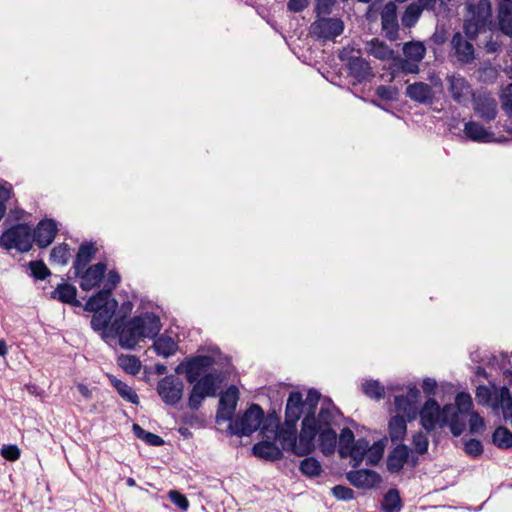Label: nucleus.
Returning a JSON list of instances; mask_svg holds the SVG:
<instances>
[{
  "instance_id": "1",
  "label": "nucleus",
  "mask_w": 512,
  "mask_h": 512,
  "mask_svg": "<svg viewBox=\"0 0 512 512\" xmlns=\"http://www.w3.org/2000/svg\"><path fill=\"white\" fill-rule=\"evenodd\" d=\"M120 279L115 270L104 274L103 289L86 301L84 309L93 313L91 327L100 332L104 340L117 337L122 348L132 350L144 338L155 337L162 324L159 316L152 312H144L126 320L133 310V303L127 300L118 306L111 295Z\"/></svg>"
},
{
  "instance_id": "2",
  "label": "nucleus",
  "mask_w": 512,
  "mask_h": 512,
  "mask_svg": "<svg viewBox=\"0 0 512 512\" xmlns=\"http://www.w3.org/2000/svg\"><path fill=\"white\" fill-rule=\"evenodd\" d=\"M342 414L331 401H323L319 410V418L307 415L302 419L301 430L297 435V425H284L279 428L277 421L276 436L283 450L298 456L311 454L317 439L320 451L332 455L336 450V427L340 425Z\"/></svg>"
},
{
  "instance_id": "3",
  "label": "nucleus",
  "mask_w": 512,
  "mask_h": 512,
  "mask_svg": "<svg viewBox=\"0 0 512 512\" xmlns=\"http://www.w3.org/2000/svg\"><path fill=\"white\" fill-rule=\"evenodd\" d=\"M221 358L218 348H211L207 354L186 358L175 369L184 373L188 383L193 384L188 398L191 410H198L207 397H214L223 381V372L217 367Z\"/></svg>"
},
{
  "instance_id": "4",
  "label": "nucleus",
  "mask_w": 512,
  "mask_h": 512,
  "mask_svg": "<svg viewBox=\"0 0 512 512\" xmlns=\"http://www.w3.org/2000/svg\"><path fill=\"white\" fill-rule=\"evenodd\" d=\"M422 427L430 432L435 428L448 426L454 436H460L465 428L466 421L456 415L453 404H446L442 408L434 398H428L418 412Z\"/></svg>"
},
{
  "instance_id": "5",
  "label": "nucleus",
  "mask_w": 512,
  "mask_h": 512,
  "mask_svg": "<svg viewBox=\"0 0 512 512\" xmlns=\"http://www.w3.org/2000/svg\"><path fill=\"white\" fill-rule=\"evenodd\" d=\"M228 427L230 432L237 436H249L260 429L263 438H273L276 436L277 417H265L263 409L257 404H252L242 415L231 421Z\"/></svg>"
},
{
  "instance_id": "6",
  "label": "nucleus",
  "mask_w": 512,
  "mask_h": 512,
  "mask_svg": "<svg viewBox=\"0 0 512 512\" xmlns=\"http://www.w3.org/2000/svg\"><path fill=\"white\" fill-rule=\"evenodd\" d=\"M319 400L320 393L317 390L310 389L305 398L301 392L292 391L286 402L285 424L292 426L297 425L299 419L307 415L319 418V412H315Z\"/></svg>"
},
{
  "instance_id": "7",
  "label": "nucleus",
  "mask_w": 512,
  "mask_h": 512,
  "mask_svg": "<svg viewBox=\"0 0 512 512\" xmlns=\"http://www.w3.org/2000/svg\"><path fill=\"white\" fill-rule=\"evenodd\" d=\"M388 393H395L393 396L394 410L397 415L406 417L408 421L417 418L420 400V390L414 384L406 386L399 383H389L387 385Z\"/></svg>"
},
{
  "instance_id": "8",
  "label": "nucleus",
  "mask_w": 512,
  "mask_h": 512,
  "mask_svg": "<svg viewBox=\"0 0 512 512\" xmlns=\"http://www.w3.org/2000/svg\"><path fill=\"white\" fill-rule=\"evenodd\" d=\"M470 16L465 20L463 28L470 39H475L480 32L492 23V9L490 0H479L475 4L468 5Z\"/></svg>"
},
{
  "instance_id": "9",
  "label": "nucleus",
  "mask_w": 512,
  "mask_h": 512,
  "mask_svg": "<svg viewBox=\"0 0 512 512\" xmlns=\"http://www.w3.org/2000/svg\"><path fill=\"white\" fill-rule=\"evenodd\" d=\"M32 230L26 224H16L6 229L0 237V246L5 250L28 252L32 248Z\"/></svg>"
},
{
  "instance_id": "10",
  "label": "nucleus",
  "mask_w": 512,
  "mask_h": 512,
  "mask_svg": "<svg viewBox=\"0 0 512 512\" xmlns=\"http://www.w3.org/2000/svg\"><path fill=\"white\" fill-rule=\"evenodd\" d=\"M184 383L175 375L162 378L157 384V392L166 405L174 406L180 402L183 396Z\"/></svg>"
},
{
  "instance_id": "11",
  "label": "nucleus",
  "mask_w": 512,
  "mask_h": 512,
  "mask_svg": "<svg viewBox=\"0 0 512 512\" xmlns=\"http://www.w3.org/2000/svg\"><path fill=\"white\" fill-rule=\"evenodd\" d=\"M446 89L451 98L458 104L464 105L473 96V89L467 79L459 73H450L445 77Z\"/></svg>"
},
{
  "instance_id": "12",
  "label": "nucleus",
  "mask_w": 512,
  "mask_h": 512,
  "mask_svg": "<svg viewBox=\"0 0 512 512\" xmlns=\"http://www.w3.org/2000/svg\"><path fill=\"white\" fill-rule=\"evenodd\" d=\"M471 40L460 32H456L451 39L453 56L460 65H468L475 60V49Z\"/></svg>"
},
{
  "instance_id": "13",
  "label": "nucleus",
  "mask_w": 512,
  "mask_h": 512,
  "mask_svg": "<svg viewBox=\"0 0 512 512\" xmlns=\"http://www.w3.org/2000/svg\"><path fill=\"white\" fill-rule=\"evenodd\" d=\"M79 279V285L82 290L90 291L96 288L104 279L106 265L102 262L96 263L84 269L74 270Z\"/></svg>"
},
{
  "instance_id": "14",
  "label": "nucleus",
  "mask_w": 512,
  "mask_h": 512,
  "mask_svg": "<svg viewBox=\"0 0 512 512\" xmlns=\"http://www.w3.org/2000/svg\"><path fill=\"white\" fill-rule=\"evenodd\" d=\"M344 23L338 18H319L311 25V33L320 39L332 40L341 35Z\"/></svg>"
},
{
  "instance_id": "15",
  "label": "nucleus",
  "mask_w": 512,
  "mask_h": 512,
  "mask_svg": "<svg viewBox=\"0 0 512 512\" xmlns=\"http://www.w3.org/2000/svg\"><path fill=\"white\" fill-rule=\"evenodd\" d=\"M347 54V50H343L340 54V58L343 61H347V67L351 77L360 83L373 77L372 68L368 61L361 56H348Z\"/></svg>"
},
{
  "instance_id": "16",
  "label": "nucleus",
  "mask_w": 512,
  "mask_h": 512,
  "mask_svg": "<svg viewBox=\"0 0 512 512\" xmlns=\"http://www.w3.org/2000/svg\"><path fill=\"white\" fill-rule=\"evenodd\" d=\"M239 399V391L235 386H230L224 393L221 394L219 399V406L216 414V421H233V415L236 410L237 402Z\"/></svg>"
},
{
  "instance_id": "17",
  "label": "nucleus",
  "mask_w": 512,
  "mask_h": 512,
  "mask_svg": "<svg viewBox=\"0 0 512 512\" xmlns=\"http://www.w3.org/2000/svg\"><path fill=\"white\" fill-rule=\"evenodd\" d=\"M57 231L58 225L55 220L43 219L32 232L33 241H35L40 248H45L53 242Z\"/></svg>"
},
{
  "instance_id": "18",
  "label": "nucleus",
  "mask_w": 512,
  "mask_h": 512,
  "mask_svg": "<svg viewBox=\"0 0 512 512\" xmlns=\"http://www.w3.org/2000/svg\"><path fill=\"white\" fill-rule=\"evenodd\" d=\"M474 111L484 121L490 122L497 116V102L490 94L480 93L474 97Z\"/></svg>"
},
{
  "instance_id": "19",
  "label": "nucleus",
  "mask_w": 512,
  "mask_h": 512,
  "mask_svg": "<svg viewBox=\"0 0 512 512\" xmlns=\"http://www.w3.org/2000/svg\"><path fill=\"white\" fill-rule=\"evenodd\" d=\"M346 478L353 486L361 489L373 488L382 480L377 472L368 469L349 471Z\"/></svg>"
},
{
  "instance_id": "20",
  "label": "nucleus",
  "mask_w": 512,
  "mask_h": 512,
  "mask_svg": "<svg viewBox=\"0 0 512 512\" xmlns=\"http://www.w3.org/2000/svg\"><path fill=\"white\" fill-rule=\"evenodd\" d=\"M382 30L390 41L398 38L399 24L397 19L396 5L392 2L385 5L381 13Z\"/></svg>"
},
{
  "instance_id": "21",
  "label": "nucleus",
  "mask_w": 512,
  "mask_h": 512,
  "mask_svg": "<svg viewBox=\"0 0 512 512\" xmlns=\"http://www.w3.org/2000/svg\"><path fill=\"white\" fill-rule=\"evenodd\" d=\"M406 95L413 101L421 104L433 102L435 94L432 87L424 82H415L406 88Z\"/></svg>"
},
{
  "instance_id": "22",
  "label": "nucleus",
  "mask_w": 512,
  "mask_h": 512,
  "mask_svg": "<svg viewBox=\"0 0 512 512\" xmlns=\"http://www.w3.org/2000/svg\"><path fill=\"white\" fill-rule=\"evenodd\" d=\"M409 448L406 445H397L387 457V469L391 473L399 472L409 459Z\"/></svg>"
},
{
  "instance_id": "23",
  "label": "nucleus",
  "mask_w": 512,
  "mask_h": 512,
  "mask_svg": "<svg viewBox=\"0 0 512 512\" xmlns=\"http://www.w3.org/2000/svg\"><path fill=\"white\" fill-rule=\"evenodd\" d=\"M464 134L474 142H493L495 140L494 133L486 129L482 124L469 121L464 126Z\"/></svg>"
},
{
  "instance_id": "24",
  "label": "nucleus",
  "mask_w": 512,
  "mask_h": 512,
  "mask_svg": "<svg viewBox=\"0 0 512 512\" xmlns=\"http://www.w3.org/2000/svg\"><path fill=\"white\" fill-rule=\"evenodd\" d=\"M263 440L253 446V454L265 460L274 461L282 457L281 449L271 439Z\"/></svg>"
},
{
  "instance_id": "25",
  "label": "nucleus",
  "mask_w": 512,
  "mask_h": 512,
  "mask_svg": "<svg viewBox=\"0 0 512 512\" xmlns=\"http://www.w3.org/2000/svg\"><path fill=\"white\" fill-rule=\"evenodd\" d=\"M152 348L157 355L168 358L178 351L179 346L177 340L163 334L154 340Z\"/></svg>"
},
{
  "instance_id": "26",
  "label": "nucleus",
  "mask_w": 512,
  "mask_h": 512,
  "mask_svg": "<svg viewBox=\"0 0 512 512\" xmlns=\"http://www.w3.org/2000/svg\"><path fill=\"white\" fill-rule=\"evenodd\" d=\"M77 289L69 283H61L51 293V298L57 299L62 303L70 304L72 306H80L81 303L77 300Z\"/></svg>"
},
{
  "instance_id": "27",
  "label": "nucleus",
  "mask_w": 512,
  "mask_h": 512,
  "mask_svg": "<svg viewBox=\"0 0 512 512\" xmlns=\"http://www.w3.org/2000/svg\"><path fill=\"white\" fill-rule=\"evenodd\" d=\"M97 252L95 243L84 242L80 245L75 261L73 263L74 270L84 269L92 260Z\"/></svg>"
},
{
  "instance_id": "28",
  "label": "nucleus",
  "mask_w": 512,
  "mask_h": 512,
  "mask_svg": "<svg viewBox=\"0 0 512 512\" xmlns=\"http://www.w3.org/2000/svg\"><path fill=\"white\" fill-rule=\"evenodd\" d=\"M367 450L368 441L360 438L349 447L345 453V458L349 457L351 459V465L353 467H358L362 463L363 459L366 458Z\"/></svg>"
},
{
  "instance_id": "29",
  "label": "nucleus",
  "mask_w": 512,
  "mask_h": 512,
  "mask_svg": "<svg viewBox=\"0 0 512 512\" xmlns=\"http://www.w3.org/2000/svg\"><path fill=\"white\" fill-rule=\"evenodd\" d=\"M365 49L369 55L382 61L390 60L394 55V51L387 44L378 39H373L368 42Z\"/></svg>"
},
{
  "instance_id": "30",
  "label": "nucleus",
  "mask_w": 512,
  "mask_h": 512,
  "mask_svg": "<svg viewBox=\"0 0 512 512\" xmlns=\"http://www.w3.org/2000/svg\"><path fill=\"white\" fill-rule=\"evenodd\" d=\"M406 417L401 415L393 416L389 421V435L392 441H401L406 435Z\"/></svg>"
},
{
  "instance_id": "31",
  "label": "nucleus",
  "mask_w": 512,
  "mask_h": 512,
  "mask_svg": "<svg viewBox=\"0 0 512 512\" xmlns=\"http://www.w3.org/2000/svg\"><path fill=\"white\" fill-rule=\"evenodd\" d=\"M404 56L412 61L421 62L426 54V47L420 41H410L403 45Z\"/></svg>"
},
{
  "instance_id": "32",
  "label": "nucleus",
  "mask_w": 512,
  "mask_h": 512,
  "mask_svg": "<svg viewBox=\"0 0 512 512\" xmlns=\"http://www.w3.org/2000/svg\"><path fill=\"white\" fill-rule=\"evenodd\" d=\"M109 379L113 387L117 390V392L123 399L132 404L139 403L138 395L130 386H128L126 383L122 382L121 380L117 379L114 376H109Z\"/></svg>"
},
{
  "instance_id": "33",
  "label": "nucleus",
  "mask_w": 512,
  "mask_h": 512,
  "mask_svg": "<svg viewBox=\"0 0 512 512\" xmlns=\"http://www.w3.org/2000/svg\"><path fill=\"white\" fill-rule=\"evenodd\" d=\"M422 12L423 10L420 8V5L415 2L409 4L401 17L402 25L406 28L414 27L421 17Z\"/></svg>"
},
{
  "instance_id": "34",
  "label": "nucleus",
  "mask_w": 512,
  "mask_h": 512,
  "mask_svg": "<svg viewBox=\"0 0 512 512\" xmlns=\"http://www.w3.org/2000/svg\"><path fill=\"white\" fill-rule=\"evenodd\" d=\"M386 439H381L379 441L374 442L372 445L368 444V450L366 452V464L367 465H376L381 460L384 449L386 447Z\"/></svg>"
},
{
  "instance_id": "35",
  "label": "nucleus",
  "mask_w": 512,
  "mask_h": 512,
  "mask_svg": "<svg viewBox=\"0 0 512 512\" xmlns=\"http://www.w3.org/2000/svg\"><path fill=\"white\" fill-rule=\"evenodd\" d=\"M362 391L369 398L380 400L385 397L387 386L384 387L377 380H367L362 384Z\"/></svg>"
},
{
  "instance_id": "36",
  "label": "nucleus",
  "mask_w": 512,
  "mask_h": 512,
  "mask_svg": "<svg viewBox=\"0 0 512 512\" xmlns=\"http://www.w3.org/2000/svg\"><path fill=\"white\" fill-rule=\"evenodd\" d=\"M476 400L479 404L489 405L493 408L499 404L498 395L487 386H479L476 389Z\"/></svg>"
},
{
  "instance_id": "37",
  "label": "nucleus",
  "mask_w": 512,
  "mask_h": 512,
  "mask_svg": "<svg viewBox=\"0 0 512 512\" xmlns=\"http://www.w3.org/2000/svg\"><path fill=\"white\" fill-rule=\"evenodd\" d=\"M299 470L309 478L318 477L323 469L321 463L314 457H306L300 462Z\"/></svg>"
},
{
  "instance_id": "38",
  "label": "nucleus",
  "mask_w": 512,
  "mask_h": 512,
  "mask_svg": "<svg viewBox=\"0 0 512 512\" xmlns=\"http://www.w3.org/2000/svg\"><path fill=\"white\" fill-rule=\"evenodd\" d=\"M497 20L500 31L504 35L512 37V9L498 8Z\"/></svg>"
},
{
  "instance_id": "39",
  "label": "nucleus",
  "mask_w": 512,
  "mask_h": 512,
  "mask_svg": "<svg viewBox=\"0 0 512 512\" xmlns=\"http://www.w3.org/2000/svg\"><path fill=\"white\" fill-rule=\"evenodd\" d=\"M456 409V415L464 419V415L471 413L470 410L473 406L472 398L470 394L460 392L455 397V404L453 405Z\"/></svg>"
},
{
  "instance_id": "40",
  "label": "nucleus",
  "mask_w": 512,
  "mask_h": 512,
  "mask_svg": "<svg viewBox=\"0 0 512 512\" xmlns=\"http://www.w3.org/2000/svg\"><path fill=\"white\" fill-rule=\"evenodd\" d=\"M493 443L500 449L512 447V433L505 427H498L492 435Z\"/></svg>"
},
{
  "instance_id": "41",
  "label": "nucleus",
  "mask_w": 512,
  "mask_h": 512,
  "mask_svg": "<svg viewBox=\"0 0 512 512\" xmlns=\"http://www.w3.org/2000/svg\"><path fill=\"white\" fill-rule=\"evenodd\" d=\"M401 508V499L396 489H390L382 502V509L385 512H398Z\"/></svg>"
},
{
  "instance_id": "42",
  "label": "nucleus",
  "mask_w": 512,
  "mask_h": 512,
  "mask_svg": "<svg viewBox=\"0 0 512 512\" xmlns=\"http://www.w3.org/2000/svg\"><path fill=\"white\" fill-rule=\"evenodd\" d=\"M119 366L131 375H136L141 369V362L134 355H121L118 357Z\"/></svg>"
},
{
  "instance_id": "43",
  "label": "nucleus",
  "mask_w": 512,
  "mask_h": 512,
  "mask_svg": "<svg viewBox=\"0 0 512 512\" xmlns=\"http://www.w3.org/2000/svg\"><path fill=\"white\" fill-rule=\"evenodd\" d=\"M71 257L70 249L67 244L55 246L50 254V260L53 264L64 266Z\"/></svg>"
},
{
  "instance_id": "44",
  "label": "nucleus",
  "mask_w": 512,
  "mask_h": 512,
  "mask_svg": "<svg viewBox=\"0 0 512 512\" xmlns=\"http://www.w3.org/2000/svg\"><path fill=\"white\" fill-rule=\"evenodd\" d=\"M338 443V453L341 458H345V453L349 449V447L355 442L354 434L349 428H343L337 437Z\"/></svg>"
},
{
  "instance_id": "45",
  "label": "nucleus",
  "mask_w": 512,
  "mask_h": 512,
  "mask_svg": "<svg viewBox=\"0 0 512 512\" xmlns=\"http://www.w3.org/2000/svg\"><path fill=\"white\" fill-rule=\"evenodd\" d=\"M133 432L136 435L137 438L143 440L145 443L151 445V446H161L164 443V440L151 432L145 431L142 427H140L138 424L133 425Z\"/></svg>"
},
{
  "instance_id": "46",
  "label": "nucleus",
  "mask_w": 512,
  "mask_h": 512,
  "mask_svg": "<svg viewBox=\"0 0 512 512\" xmlns=\"http://www.w3.org/2000/svg\"><path fill=\"white\" fill-rule=\"evenodd\" d=\"M469 430L472 434L481 433L485 429L484 419L477 413L472 411L469 413Z\"/></svg>"
},
{
  "instance_id": "47",
  "label": "nucleus",
  "mask_w": 512,
  "mask_h": 512,
  "mask_svg": "<svg viewBox=\"0 0 512 512\" xmlns=\"http://www.w3.org/2000/svg\"><path fill=\"white\" fill-rule=\"evenodd\" d=\"M29 268L31 270L32 275L39 280L45 279L50 274L49 269L42 261L30 262Z\"/></svg>"
},
{
  "instance_id": "48",
  "label": "nucleus",
  "mask_w": 512,
  "mask_h": 512,
  "mask_svg": "<svg viewBox=\"0 0 512 512\" xmlns=\"http://www.w3.org/2000/svg\"><path fill=\"white\" fill-rule=\"evenodd\" d=\"M500 404L503 409V415H511L512 413V393L507 387L500 389Z\"/></svg>"
},
{
  "instance_id": "49",
  "label": "nucleus",
  "mask_w": 512,
  "mask_h": 512,
  "mask_svg": "<svg viewBox=\"0 0 512 512\" xmlns=\"http://www.w3.org/2000/svg\"><path fill=\"white\" fill-rule=\"evenodd\" d=\"M412 443L417 453L424 454L427 452L429 442L427 436L424 433H415L412 438Z\"/></svg>"
},
{
  "instance_id": "50",
  "label": "nucleus",
  "mask_w": 512,
  "mask_h": 512,
  "mask_svg": "<svg viewBox=\"0 0 512 512\" xmlns=\"http://www.w3.org/2000/svg\"><path fill=\"white\" fill-rule=\"evenodd\" d=\"M502 108L508 116H512V83L501 94Z\"/></svg>"
},
{
  "instance_id": "51",
  "label": "nucleus",
  "mask_w": 512,
  "mask_h": 512,
  "mask_svg": "<svg viewBox=\"0 0 512 512\" xmlns=\"http://www.w3.org/2000/svg\"><path fill=\"white\" fill-rule=\"evenodd\" d=\"M465 452L474 458L479 457L483 453V446L477 439H469L465 442Z\"/></svg>"
},
{
  "instance_id": "52",
  "label": "nucleus",
  "mask_w": 512,
  "mask_h": 512,
  "mask_svg": "<svg viewBox=\"0 0 512 512\" xmlns=\"http://www.w3.org/2000/svg\"><path fill=\"white\" fill-rule=\"evenodd\" d=\"M170 501L179 509L186 511L189 508V502L185 495L176 490H171L168 494Z\"/></svg>"
},
{
  "instance_id": "53",
  "label": "nucleus",
  "mask_w": 512,
  "mask_h": 512,
  "mask_svg": "<svg viewBox=\"0 0 512 512\" xmlns=\"http://www.w3.org/2000/svg\"><path fill=\"white\" fill-rule=\"evenodd\" d=\"M331 491H332L333 496L335 498H337L338 500L347 501V500L353 499V497H354V491L351 488L346 487V486L337 485V486H334L331 489Z\"/></svg>"
},
{
  "instance_id": "54",
  "label": "nucleus",
  "mask_w": 512,
  "mask_h": 512,
  "mask_svg": "<svg viewBox=\"0 0 512 512\" xmlns=\"http://www.w3.org/2000/svg\"><path fill=\"white\" fill-rule=\"evenodd\" d=\"M1 455L9 461H15L20 457V450L16 445H6L1 449Z\"/></svg>"
},
{
  "instance_id": "55",
  "label": "nucleus",
  "mask_w": 512,
  "mask_h": 512,
  "mask_svg": "<svg viewBox=\"0 0 512 512\" xmlns=\"http://www.w3.org/2000/svg\"><path fill=\"white\" fill-rule=\"evenodd\" d=\"M419 63L420 62H415V61L409 60L405 57V59L399 60V68L405 73H410V74L418 73V71H419L418 64Z\"/></svg>"
},
{
  "instance_id": "56",
  "label": "nucleus",
  "mask_w": 512,
  "mask_h": 512,
  "mask_svg": "<svg viewBox=\"0 0 512 512\" xmlns=\"http://www.w3.org/2000/svg\"><path fill=\"white\" fill-rule=\"evenodd\" d=\"M437 388V381L434 378L426 377L422 381V390L427 395H434Z\"/></svg>"
},
{
  "instance_id": "57",
  "label": "nucleus",
  "mask_w": 512,
  "mask_h": 512,
  "mask_svg": "<svg viewBox=\"0 0 512 512\" xmlns=\"http://www.w3.org/2000/svg\"><path fill=\"white\" fill-rule=\"evenodd\" d=\"M376 95L384 100H393L395 92L393 88L381 85L377 87Z\"/></svg>"
},
{
  "instance_id": "58",
  "label": "nucleus",
  "mask_w": 512,
  "mask_h": 512,
  "mask_svg": "<svg viewBox=\"0 0 512 512\" xmlns=\"http://www.w3.org/2000/svg\"><path fill=\"white\" fill-rule=\"evenodd\" d=\"M309 4L308 0H289L287 7L292 12H301Z\"/></svg>"
},
{
  "instance_id": "59",
  "label": "nucleus",
  "mask_w": 512,
  "mask_h": 512,
  "mask_svg": "<svg viewBox=\"0 0 512 512\" xmlns=\"http://www.w3.org/2000/svg\"><path fill=\"white\" fill-rule=\"evenodd\" d=\"M333 6V0H318L316 5L317 13L320 14H329L331 12V8Z\"/></svg>"
},
{
  "instance_id": "60",
  "label": "nucleus",
  "mask_w": 512,
  "mask_h": 512,
  "mask_svg": "<svg viewBox=\"0 0 512 512\" xmlns=\"http://www.w3.org/2000/svg\"><path fill=\"white\" fill-rule=\"evenodd\" d=\"M77 389L85 399H90L92 397V390L89 389L85 384L78 383Z\"/></svg>"
},
{
  "instance_id": "61",
  "label": "nucleus",
  "mask_w": 512,
  "mask_h": 512,
  "mask_svg": "<svg viewBox=\"0 0 512 512\" xmlns=\"http://www.w3.org/2000/svg\"><path fill=\"white\" fill-rule=\"evenodd\" d=\"M497 8L512 9V0H496Z\"/></svg>"
},
{
  "instance_id": "62",
  "label": "nucleus",
  "mask_w": 512,
  "mask_h": 512,
  "mask_svg": "<svg viewBox=\"0 0 512 512\" xmlns=\"http://www.w3.org/2000/svg\"><path fill=\"white\" fill-rule=\"evenodd\" d=\"M7 345L4 340H0V356H5L7 354Z\"/></svg>"
},
{
  "instance_id": "63",
  "label": "nucleus",
  "mask_w": 512,
  "mask_h": 512,
  "mask_svg": "<svg viewBox=\"0 0 512 512\" xmlns=\"http://www.w3.org/2000/svg\"><path fill=\"white\" fill-rule=\"evenodd\" d=\"M13 189L12 185L10 183H4L3 185H0V192H11Z\"/></svg>"
},
{
  "instance_id": "64",
  "label": "nucleus",
  "mask_w": 512,
  "mask_h": 512,
  "mask_svg": "<svg viewBox=\"0 0 512 512\" xmlns=\"http://www.w3.org/2000/svg\"><path fill=\"white\" fill-rule=\"evenodd\" d=\"M486 49L488 52H496L497 49H498V44L497 43H487L486 45Z\"/></svg>"
}]
</instances>
